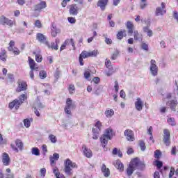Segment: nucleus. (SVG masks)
Segmentation results:
<instances>
[{
    "mask_svg": "<svg viewBox=\"0 0 178 178\" xmlns=\"http://www.w3.org/2000/svg\"><path fill=\"white\" fill-rule=\"evenodd\" d=\"M145 169V163L140 161V159L135 158L132 159L126 170L127 175L129 177L133 175L134 170H144Z\"/></svg>",
    "mask_w": 178,
    "mask_h": 178,
    "instance_id": "1",
    "label": "nucleus"
},
{
    "mask_svg": "<svg viewBox=\"0 0 178 178\" xmlns=\"http://www.w3.org/2000/svg\"><path fill=\"white\" fill-rule=\"evenodd\" d=\"M27 99V93L22 94L19 97L18 99H15L13 102H11L9 105L8 108L10 109H13V108H15V109H18L20 108V106L24 101Z\"/></svg>",
    "mask_w": 178,
    "mask_h": 178,
    "instance_id": "2",
    "label": "nucleus"
},
{
    "mask_svg": "<svg viewBox=\"0 0 178 178\" xmlns=\"http://www.w3.org/2000/svg\"><path fill=\"white\" fill-rule=\"evenodd\" d=\"M74 168H77V165L76 163H73L71 161L70 159H67L64 162V172L67 176H72L73 175V172L72 171V169H74Z\"/></svg>",
    "mask_w": 178,
    "mask_h": 178,
    "instance_id": "3",
    "label": "nucleus"
},
{
    "mask_svg": "<svg viewBox=\"0 0 178 178\" xmlns=\"http://www.w3.org/2000/svg\"><path fill=\"white\" fill-rule=\"evenodd\" d=\"M113 134V131L111 129H106L105 134L100 138V141L102 143V146L105 148L108 145V141L112 139Z\"/></svg>",
    "mask_w": 178,
    "mask_h": 178,
    "instance_id": "4",
    "label": "nucleus"
},
{
    "mask_svg": "<svg viewBox=\"0 0 178 178\" xmlns=\"http://www.w3.org/2000/svg\"><path fill=\"white\" fill-rule=\"evenodd\" d=\"M73 109H76V104L73 102L72 99L68 98L66 100V106L65 107V112L67 115H72V111Z\"/></svg>",
    "mask_w": 178,
    "mask_h": 178,
    "instance_id": "5",
    "label": "nucleus"
},
{
    "mask_svg": "<svg viewBox=\"0 0 178 178\" xmlns=\"http://www.w3.org/2000/svg\"><path fill=\"white\" fill-rule=\"evenodd\" d=\"M149 70L152 75L154 76H158V65H156L155 60H151Z\"/></svg>",
    "mask_w": 178,
    "mask_h": 178,
    "instance_id": "6",
    "label": "nucleus"
},
{
    "mask_svg": "<svg viewBox=\"0 0 178 178\" xmlns=\"http://www.w3.org/2000/svg\"><path fill=\"white\" fill-rule=\"evenodd\" d=\"M18 86L16 89L17 92H22V91H26L27 90V83L24 81H18Z\"/></svg>",
    "mask_w": 178,
    "mask_h": 178,
    "instance_id": "7",
    "label": "nucleus"
},
{
    "mask_svg": "<svg viewBox=\"0 0 178 178\" xmlns=\"http://www.w3.org/2000/svg\"><path fill=\"white\" fill-rule=\"evenodd\" d=\"M163 141L166 145H170V132L168 129L163 130Z\"/></svg>",
    "mask_w": 178,
    "mask_h": 178,
    "instance_id": "8",
    "label": "nucleus"
},
{
    "mask_svg": "<svg viewBox=\"0 0 178 178\" xmlns=\"http://www.w3.org/2000/svg\"><path fill=\"white\" fill-rule=\"evenodd\" d=\"M79 10H80V8L77 6V4H72L70 6V15L72 16H77L79 15Z\"/></svg>",
    "mask_w": 178,
    "mask_h": 178,
    "instance_id": "9",
    "label": "nucleus"
},
{
    "mask_svg": "<svg viewBox=\"0 0 178 178\" xmlns=\"http://www.w3.org/2000/svg\"><path fill=\"white\" fill-rule=\"evenodd\" d=\"M2 163L4 166H9L10 165V157H9V154L6 152L2 154Z\"/></svg>",
    "mask_w": 178,
    "mask_h": 178,
    "instance_id": "10",
    "label": "nucleus"
},
{
    "mask_svg": "<svg viewBox=\"0 0 178 178\" xmlns=\"http://www.w3.org/2000/svg\"><path fill=\"white\" fill-rule=\"evenodd\" d=\"M124 136L128 141H134V133L130 129H127L124 131Z\"/></svg>",
    "mask_w": 178,
    "mask_h": 178,
    "instance_id": "11",
    "label": "nucleus"
},
{
    "mask_svg": "<svg viewBox=\"0 0 178 178\" xmlns=\"http://www.w3.org/2000/svg\"><path fill=\"white\" fill-rule=\"evenodd\" d=\"M36 38L40 42H42V44H45L46 45H48V41L47 40V37L44 35V34L41 33H37Z\"/></svg>",
    "mask_w": 178,
    "mask_h": 178,
    "instance_id": "12",
    "label": "nucleus"
},
{
    "mask_svg": "<svg viewBox=\"0 0 178 178\" xmlns=\"http://www.w3.org/2000/svg\"><path fill=\"white\" fill-rule=\"evenodd\" d=\"M143 106H144V103L141 100V98L138 97L136 102H135L136 109L138 110V112H140V111H143Z\"/></svg>",
    "mask_w": 178,
    "mask_h": 178,
    "instance_id": "13",
    "label": "nucleus"
},
{
    "mask_svg": "<svg viewBox=\"0 0 178 178\" xmlns=\"http://www.w3.org/2000/svg\"><path fill=\"white\" fill-rule=\"evenodd\" d=\"M82 149L86 158H91V156H92V152L91 151L90 149L87 148V146H86V145H83L82 146Z\"/></svg>",
    "mask_w": 178,
    "mask_h": 178,
    "instance_id": "14",
    "label": "nucleus"
},
{
    "mask_svg": "<svg viewBox=\"0 0 178 178\" xmlns=\"http://www.w3.org/2000/svg\"><path fill=\"white\" fill-rule=\"evenodd\" d=\"M47 8V3L45 1H41L39 4L35 6V10L40 12L42 9Z\"/></svg>",
    "mask_w": 178,
    "mask_h": 178,
    "instance_id": "15",
    "label": "nucleus"
},
{
    "mask_svg": "<svg viewBox=\"0 0 178 178\" xmlns=\"http://www.w3.org/2000/svg\"><path fill=\"white\" fill-rule=\"evenodd\" d=\"M108 0H99L97 2V6L100 8L101 10H105L106 5H108Z\"/></svg>",
    "mask_w": 178,
    "mask_h": 178,
    "instance_id": "16",
    "label": "nucleus"
},
{
    "mask_svg": "<svg viewBox=\"0 0 178 178\" xmlns=\"http://www.w3.org/2000/svg\"><path fill=\"white\" fill-rule=\"evenodd\" d=\"M102 172L105 177H109L111 175V171L109 170V168H106L105 164H102Z\"/></svg>",
    "mask_w": 178,
    "mask_h": 178,
    "instance_id": "17",
    "label": "nucleus"
},
{
    "mask_svg": "<svg viewBox=\"0 0 178 178\" xmlns=\"http://www.w3.org/2000/svg\"><path fill=\"white\" fill-rule=\"evenodd\" d=\"M58 44H59V39H56V41L54 42H51L50 46L49 43L47 46L49 48H51V49L58 51V49H59V46H58Z\"/></svg>",
    "mask_w": 178,
    "mask_h": 178,
    "instance_id": "18",
    "label": "nucleus"
},
{
    "mask_svg": "<svg viewBox=\"0 0 178 178\" xmlns=\"http://www.w3.org/2000/svg\"><path fill=\"white\" fill-rule=\"evenodd\" d=\"M167 105L170 106L172 111H176V106H177V100H170L167 103Z\"/></svg>",
    "mask_w": 178,
    "mask_h": 178,
    "instance_id": "19",
    "label": "nucleus"
},
{
    "mask_svg": "<svg viewBox=\"0 0 178 178\" xmlns=\"http://www.w3.org/2000/svg\"><path fill=\"white\" fill-rule=\"evenodd\" d=\"M115 167L118 169V170H120L121 172H123L124 170V166L123 165V163L120 161H116L114 163Z\"/></svg>",
    "mask_w": 178,
    "mask_h": 178,
    "instance_id": "20",
    "label": "nucleus"
},
{
    "mask_svg": "<svg viewBox=\"0 0 178 178\" xmlns=\"http://www.w3.org/2000/svg\"><path fill=\"white\" fill-rule=\"evenodd\" d=\"M6 58H8V56H6V50H5V49H1L0 53V60H2V62H6Z\"/></svg>",
    "mask_w": 178,
    "mask_h": 178,
    "instance_id": "21",
    "label": "nucleus"
},
{
    "mask_svg": "<svg viewBox=\"0 0 178 178\" xmlns=\"http://www.w3.org/2000/svg\"><path fill=\"white\" fill-rule=\"evenodd\" d=\"M134 28V25L133 24V22L128 21L127 22V29H128L129 34H133L134 31L133 29Z\"/></svg>",
    "mask_w": 178,
    "mask_h": 178,
    "instance_id": "22",
    "label": "nucleus"
},
{
    "mask_svg": "<svg viewBox=\"0 0 178 178\" xmlns=\"http://www.w3.org/2000/svg\"><path fill=\"white\" fill-rule=\"evenodd\" d=\"M134 37L135 41H143V35L139 33L138 31H134Z\"/></svg>",
    "mask_w": 178,
    "mask_h": 178,
    "instance_id": "23",
    "label": "nucleus"
},
{
    "mask_svg": "<svg viewBox=\"0 0 178 178\" xmlns=\"http://www.w3.org/2000/svg\"><path fill=\"white\" fill-rule=\"evenodd\" d=\"M60 33V30L56 29V26L55 25H52L51 26V35L52 37H56L58 34Z\"/></svg>",
    "mask_w": 178,
    "mask_h": 178,
    "instance_id": "24",
    "label": "nucleus"
},
{
    "mask_svg": "<svg viewBox=\"0 0 178 178\" xmlns=\"http://www.w3.org/2000/svg\"><path fill=\"white\" fill-rule=\"evenodd\" d=\"M166 13V10H163V8L161 7H158L156 9V16H163V15H165Z\"/></svg>",
    "mask_w": 178,
    "mask_h": 178,
    "instance_id": "25",
    "label": "nucleus"
},
{
    "mask_svg": "<svg viewBox=\"0 0 178 178\" xmlns=\"http://www.w3.org/2000/svg\"><path fill=\"white\" fill-rule=\"evenodd\" d=\"M99 129H92V138L93 140H98V138L99 137Z\"/></svg>",
    "mask_w": 178,
    "mask_h": 178,
    "instance_id": "26",
    "label": "nucleus"
},
{
    "mask_svg": "<svg viewBox=\"0 0 178 178\" xmlns=\"http://www.w3.org/2000/svg\"><path fill=\"white\" fill-rule=\"evenodd\" d=\"M106 118H112L113 115H115V111H113V109L108 108L105 111Z\"/></svg>",
    "mask_w": 178,
    "mask_h": 178,
    "instance_id": "27",
    "label": "nucleus"
},
{
    "mask_svg": "<svg viewBox=\"0 0 178 178\" xmlns=\"http://www.w3.org/2000/svg\"><path fill=\"white\" fill-rule=\"evenodd\" d=\"M29 63L31 70H34V67H35V61L31 57H29Z\"/></svg>",
    "mask_w": 178,
    "mask_h": 178,
    "instance_id": "28",
    "label": "nucleus"
},
{
    "mask_svg": "<svg viewBox=\"0 0 178 178\" xmlns=\"http://www.w3.org/2000/svg\"><path fill=\"white\" fill-rule=\"evenodd\" d=\"M15 144L17 148L19 149V151H23V142H22L21 140H16Z\"/></svg>",
    "mask_w": 178,
    "mask_h": 178,
    "instance_id": "29",
    "label": "nucleus"
},
{
    "mask_svg": "<svg viewBox=\"0 0 178 178\" xmlns=\"http://www.w3.org/2000/svg\"><path fill=\"white\" fill-rule=\"evenodd\" d=\"M33 55H35L36 62H38V63L42 62V56H41V54H37V52L33 51Z\"/></svg>",
    "mask_w": 178,
    "mask_h": 178,
    "instance_id": "30",
    "label": "nucleus"
},
{
    "mask_svg": "<svg viewBox=\"0 0 178 178\" xmlns=\"http://www.w3.org/2000/svg\"><path fill=\"white\" fill-rule=\"evenodd\" d=\"M44 108V106L42 105V104L40 102H37L34 104V109H43Z\"/></svg>",
    "mask_w": 178,
    "mask_h": 178,
    "instance_id": "31",
    "label": "nucleus"
},
{
    "mask_svg": "<svg viewBox=\"0 0 178 178\" xmlns=\"http://www.w3.org/2000/svg\"><path fill=\"white\" fill-rule=\"evenodd\" d=\"M32 155H35V156H39L40 149L38 147H33L31 149Z\"/></svg>",
    "mask_w": 178,
    "mask_h": 178,
    "instance_id": "32",
    "label": "nucleus"
},
{
    "mask_svg": "<svg viewBox=\"0 0 178 178\" xmlns=\"http://www.w3.org/2000/svg\"><path fill=\"white\" fill-rule=\"evenodd\" d=\"M124 34L126 35V30H122L118 32L117 34V38L118 40H122L123 38Z\"/></svg>",
    "mask_w": 178,
    "mask_h": 178,
    "instance_id": "33",
    "label": "nucleus"
},
{
    "mask_svg": "<svg viewBox=\"0 0 178 178\" xmlns=\"http://www.w3.org/2000/svg\"><path fill=\"white\" fill-rule=\"evenodd\" d=\"M49 140H50L51 143H52L53 144H55L56 141H58L56 136H55V135L54 134H50L49 136Z\"/></svg>",
    "mask_w": 178,
    "mask_h": 178,
    "instance_id": "34",
    "label": "nucleus"
},
{
    "mask_svg": "<svg viewBox=\"0 0 178 178\" xmlns=\"http://www.w3.org/2000/svg\"><path fill=\"white\" fill-rule=\"evenodd\" d=\"M6 24L9 26L10 27H13L14 24H16V21H12V19H9L7 18L6 21Z\"/></svg>",
    "mask_w": 178,
    "mask_h": 178,
    "instance_id": "35",
    "label": "nucleus"
},
{
    "mask_svg": "<svg viewBox=\"0 0 178 178\" xmlns=\"http://www.w3.org/2000/svg\"><path fill=\"white\" fill-rule=\"evenodd\" d=\"M79 56L83 59H86V58H90V54L87 51H83Z\"/></svg>",
    "mask_w": 178,
    "mask_h": 178,
    "instance_id": "36",
    "label": "nucleus"
},
{
    "mask_svg": "<svg viewBox=\"0 0 178 178\" xmlns=\"http://www.w3.org/2000/svg\"><path fill=\"white\" fill-rule=\"evenodd\" d=\"M70 42V40H66L64 43L61 45L60 48V51H62L65 48H66V45H69V43Z\"/></svg>",
    "mask_w": 178,
    "mask_h": 178,
    "instance_id": "37",
    "label": "nucleus"
},
{
    "mask_svg": "<svg viewBox=\"0 0 178 178\" xmlns=\"http://www.w3.org/2000/svg\"><path fill=\"white\" fill-rule=\"evenodd\" d=\"M167 122L170 126H176V122L175 121V118H170L167 120Z\"/></svg>",
    "mask_w": 178,
    "mask_h": 178,
    "instance_id": "38",
    "label": "nucleus"
},
{
    "mask_svg": "<svg viewBox=\"0 0 178 178\" xmlns=\"http://www.w3.org/2000/svg\"><path fill=\"white\" fill-rule=\"evenodd\" d=\"M89 53V57H95L97 56V55H98V54H99L98 52V50H93L92 51H88Z\"/></svg>",
    "mask_w": 178,
    "mask_h": 178,
    "instance_id": "39",
    "label": "nucleus"
},
{
    "mask_svg": "<svg viewBox=\"0 0 178 178\" xmlns=\"http://www.w3.org/2000/svg\"><path fill=\"white\" fill-rule=\"evenodd\" d=\"M105 65L107 67V69H112V63H111V60H108V58L106 59L105 61Z\"/></svg>",
    "mask_w": 178,
    "mask_h": 178,
    "instance_id": "40",
    "label": "nucleus"
},
{
    "mask_svg": "<svg viewBox=\"0 0 178 178\" xmlns=\"http://www.w3.org/2000/svg\"><path fill=\"white\" fill-rule=\"evenodd\" d=\"M7 19H8V18H6V17L1 16L0 17V24H2V26H5V24H6Z\"/></svg>",
    "mask_w": 178,
    "mask_h": 178,
    "instance_id": "41",
    "label": "nucleus"
},
{
    "mask_svg": "<svg viewBox=\"0 0 178 178\" xmlns=\"http://www.w3.org/2000/svg\"><path fill=\"white\" fill-rule=\"evenodd\" d=\"M102 127V124L101 123V122L97 121L95 124V127L96 128H93L95 130H99V131H101V127Z\"/></svg>",
    "mask_w": 178,
    "mask_h": 178,
    "instance_id": "42",
    "label": "nucleus"
},
{
    "mask_svg": "<svg viewBox=\"0 0 178 178\" xmlns=\"http://www.w3.org/2000/svg\"><path fill=\"white\" fill-rule=\"evenodd\" d=\"M39 76L40 79H44L47 77V72L42 70L40 72Z\"/></svg>",
    "mask_w": 178,
    "mask_h": 178,
    "instance_id": "43",
    "label": "nucleus"
},
{
    "mask_svg": "<svg viewBox=\"0 0 178 178\" xmlns=\"http://www.w3.org/2000/svg\"><path fill=\"white\" fill-rule=\"evenodd\" d=\"M35 27H37L38 29H41L42 27V24H41V21L37 19L35 21Z\"/></svg>",
    "mask_w": 178,
    "mask_h": 178,
    "instance_id": "44",
    "label": "nucleus"
},
{
    "mask_svg": "<svg viewBox=\"0 0 178 178\" xmlns=\"http://www.w3.org/2000/svg\"><path fill=\"white\" fill-rule=\"evenodd\" d=\"M24 124L25 127L29 128L31 125V122H30V120L25 119L24 120Z\"/></svg>",
    "mask_w": 178,
    "mask_h": 178,
    "instance_id": "45",
    "label": "nucleus"
},
{
    "mask_svg": "<svg viewBox=\"0 0 178 178\" xmlns=\"http://www.w3.org/2000/svg\"><path fill=\"white\" fill-rule=\"evenodd\" d=\"M139 145L140 147L141 151H145V143L143 140H140L139 142Z\"/></svg>",
    "mask_w": 178,
    "mask_h": 178,
    "instance_id": "46",
    "label": "nucleus"
},
{
    "mask_svg": "<svg viewBox=\"0 0 178 178\" xmlns=\"http://www.w3.org/2000/svg\"><path fill=\"white\" fill-rule=\"evenodd\" d=\"M53 173H54L56 177H58V176H60V172H59V170L58 169V168L55 167L54 169H53Z\"/></svg>",
    "mask_w": 178,
    "mask_h": 178,
    "instance_id": "47",
    "label": "nucleus"
},
{
    "mask_svg": "<svg viewBox=\"0 0 178 178\" xmlns=\"http://www.w3.org/2000/svg\"><path fill=\"white\" fill-rule=\"evenodd\" d=\"M147 1H140V9H145V8H147Z\"/></svg>",
    "mask_w": 178,
    "mask_h": 178,
    "instance_id": "48",
    "label": "nucleus"
},
{
    "mask_svg": "<svg viewBox=\"0 0 178 178\" xmlns=\"http://www.w3.org/2000/svg\"><path fill=\"white\" fill-rule=\"evenodd\" d=\"M141 48L144 51H148V45L145 42H142Z\"/></svg>",
    "mask_w": 178,
    "mask_h": 178,
    "instance_id": "49",
    "label": "nucleus"
},
{
    "mask_svg": "<svg viewBox=\"0 0 178 178\" xmlns=\"http://www.w3.org/2000/svg\"><path fill=\"white\" fill-rule=\"evenodd\" d=\"M67 20L71 24H74V23H76V18L74 17H68Z\"/></svg>",
    "mask_w": 178,
    "mask_h": 178,
    "instance_id": "50",
    "label": "nucleus"
},
{
    "mask_svg": "<svg viewBox=\"0 0 178 178\" xmlns=\"http://www.w3.org/2000/svg\"><path fill=\"white\" fill-rule=\"evenodd\" d=\"M161 156V151L159 150H156L154 152V158H156L157 159Z\"/></svg>",
    "mask_w": 178,
    "mask_h": 178,
    "instance_id": "51",
    "label": "nucleus"
},
{
    "mask_svg": "<svg viewBox=\"0 0 178 178\" xmlns=\"http://www.w3.org/2000/svg\"><path fill=\"white\" fill-rule=\"evenodd\" d=\"M74 90H75L74 86V85H70V87H69V92H70V94H73Z\"/></svg>",
    "mask_w": 178,
    "mask_h": 178,
    "instance_id": "52",
    "label": "nucleus"
},
{
    "mask_svg": "<svg viewBox=\"0 0 178 178\" xmlns=\"http://www.w3.org/2000/svg\"><path fill=\"white\" fill-rule=\"evenodd\" d=\"M45 173H47V170L45 168H42L40 170V176L45 177Z\"/></svg>",
    "mask_w": 178,
    "mask_h": 178,
    "instance_id": "53",
    "label": "nucleus"
},
{
    "mask_svg": "<svg viewBox=\"0 0 178 178\" xmlns=\"http://www.w3.org/2000/svg\"><path fill=\"white\" fill-rule=\"evenodd\" d=\"M90 76H91V73H90V71H86L84 72L85 79H90Z\"/></svg>",
    "mask_w": 178,
    "mask_h": 178,
    "instance_id": "54",
    "label": "nucleus"
},
{
    "mask_svg": "<svg viewBox=\"0 0 178 178\" xmlns=\"http://www.w3.org/2000/svg\"><path fill=\"white\" fill-rule=\"evenodd\" d=\"M156 165L157 166V168H159V169H161V168H162V166H163V163H162V161H156Z\"/></svg>",
    "mask_w": 178,
    "mask_h": 178,
    "instance_id": "55",
    "label": "nucleus"
},
{
    "mask_svg": "<svg viewBox=\"0 0 178 178\" xmlns=\"http://www.w3.org/2000/svg\"><path fill=\"white\" fill-rule=\"evenodd\" d=\"M114 88H115V92H118V91H119V83L118 82V81H115Z\"/></svg>",
    "mask_w": 178,
    "mask_h": 178,
    "instance_id": "56",
    "label": "nucleus"
},
{
    "mask_svg": "<svg viewBox=\"0 0 178 178\" xmlns=\"http://www.w3.org/2000/svg\"><path fill=\"white\" fill-rule=\"evenodd\" d=\"M118 55H119V53L118 51L114 52L111 56V59L113 60H115V59H116V58H118Z\"/></svg>",
    "mask_w": 178,
    "mask_h": 178,
    "instance_id": "57",
    "label": "nucleus"
},
{
    "mask_svg": "<svg viewBox=\"0 0 178 178\" xmlns=\"http://www.w3.org/2000/svg\"><path fill=\"white\" fill-rule=\"evenodd\" d=\"M51 158H53V159H54V161H58V159H59V154L54 153L53 154V156H51Z\"/></svg>",
    "mask_w": 178,
    "mask_h": 178,
    "instance_id": "58",
    "label": "nucleus"
},
{
    "mask_svg": "<svg viewBox=\"0 0 178 178\" xmlns=\"http://www.w3.org/2000/svg\"><path fill=\"white\" fill-rule=\"evenodd\" d=\"M101 79H99V77L98 76H96L92 79V81L95 83V84H98V83H99Z\"/></svg>",
    "mask_w": 178,
    "mask_h": 178,
    "instance_id": "59",
    "label": "nucleus"
},
{
    "mask_svg": "<svg viewBox=\"0 0 178 178\" xmlns=\"http://www.w3.org/2000/svg\"><path fill=\"white\" fill-rule=\"evenodd\" d=\"M30 77L32 80H34V70H31L29 72Z\"/></svg>",
    "mask_w": 178,
    "mask_h": 178,
    "instance_id": "60",
    "label": "nucleus"
},
{
    "mask_svg": "<svg viewBox=\"0 0 178 178\" xmlns=\"http://www.w3.org/2000/svg\"><path fill=\"white\" fill-rule=\"evenodd\" d=\"M127 152L128 155H131V154H133L134 152V150L133 149V148L128 147Z\"/></svg>",
    "mask_w": 178,
    "mask_h": 178,
    "instance_id": "61",
    "label": "nucleus"
},
{
    "mask_svg": "<svg viewBox=\"0 0 178 178\" xmlns=\"http://www.w3.org/2000/svg\"><path fill=\"white\" fill-rule=\"evenodd\" d=\"M42 149L44 152V154H45V153L48 152V149H47V145H43L42 146Z\"/></svg>",
    "mask_w": 178,
    "mask_h": 178,
    "instance_id": "62",
    "label": "nucleus"
},
{
    "mask_svg": "<svg viewBox=\"0 0 178 178\" xmlns=\"http://www.w3.org/2000/svg\"><path fill=\"white\" fill-rule=\"evenodd\" d=\"M6 178H15V174H6Z\"/></svg>",
    "mask_w": 178,
    "mask_h": 178,
    "instance_id": "63",
    "label": "nucleus"
},
{
    "mask_svg": "<svg viewBox=\"0 0 178 178\" xmlns=\"http://www.w3.org/2000/svg\"><path fill=\"white\" fill-rule=\"evenodd\" d=\"M154 178H160L161 176L159 175V172H158V171L155 172L154 174Z\"/></svg>",
    "mask_w": 178,
    "mask_h": 178,
    "instance_id": "64",
    "label": "nucleus"
}]
</instances>
